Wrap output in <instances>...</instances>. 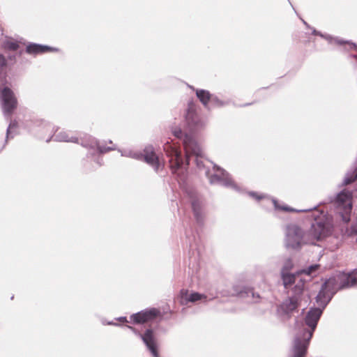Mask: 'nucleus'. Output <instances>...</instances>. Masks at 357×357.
<instances>
[{"instance_id":"f257e3e1","label":"nucleus","mask_w":357,"mask_h":357,"mask_svg":"<svg viewBox=\"0 0 357 357\" xmlns=\"http://www.w3.org/2000/svg\"><path fill=\"white\" fill-rule=\"evenodd\" d=\"M173 135L181 141L185 151V160H184L181 151L176 146L168 143L165 145L164 150L169 157V163L171 172L180 185L185 184L188 179V167L190 156H195V162L199 172H203L212 185H222L223 179L215 172L221 169L217 165L204 158L202 150L197 142L192 136L183 133L179 127L172 128Z\"/></svg>"},{"instance_id":"f03ea898","label":"nucleus","mask_w":357,"mask_h":357,"mask_svg":"<svg viewBox=\"0 0 357 357\" xmlns=\"http://www.w3.org/2000/svg\"><path fill=\"white\" fill-rule=\"evenodd\" d=\"M331 231V225L322 220H316L312 225L309 234H305L300 227L292 225L288 229L287 246L297 249L303 243L314 244L315 241L327 236Z\"/></svg>"},{"instance_id":"7ed1b4c3","label":"nucleus","mask_w":357,"mask_h":357,"mask_svg":"<svg viewBox=\"0 0 357 357\" xmlns=\"http://www.w3.org/2000/svg\"><path fill=\"white\" fill-rule=\"evenodd\" d=\"M321 314L322 311L319 308H312L307 313L305 317V325L308 328H304L296 338L293 357H305L307 345Z\"/></svg>"},{"instance_id":"20e7f679","label":"nucleus","mask_w":357,"mask_h":357,"mask_svg":"<svg viewBox=\"0 0 357 357\" xmlns=\"http://www.w3.org/2000/svg\"><path fill=\"white\" fill-rule=\"evenodd\" d=\"M28 127L29 131L34 134L38 132H49L50 137L46 139L47 142L54 140L56 142L79 143L77 137H69L66 132H60L56 134L57 129L55 130L54 126L43 119H36L31 120Z\"/></svg>"},{"instance_id":"39448f33","label":"nucleus","mask_w":357,"mask_h":357,"mask_svg":"<svg viewBox=\"0 0 357 357\" xmlns=\"http://www.w3.org/2000/svg\"><path fill=\"white\" fill-rule=\"evenodd\" d=\"M185 126L188 130L184 131L179 128L183 133H186L195 139L194 134L204 126V122L197 111V105L192 101H189L185 113Z\"/></svg>"},{"instance_id":"423d86ee","label":"nucleus","mask_w":357,"mask_h":357,"mask_svg":"<svg viewBox=\"0 0 357 357\" xmlns=\"http://www.w3.org/2000/svg\"><path fill=\"white\" fill-rule=\"evenodd\" d=\"M188 195L192 208V214L197 225L202 229L204 226L206 218V204L204 198L197 191L190 190Z\"/></svg>"},{"instance_id":"0eeeda50","label":"nucleus","mask_w":357,"mask_h":357,"mask_svg":"<svg viewBox=\"0 0 357 357\" xmlns=\"http://www.w3.org/2000/svg\"><path fill=\"white\" fill-rule=\"evenodd\" d=\"M0 104L5 118L10 119L17 107V100L8 86L0 88Z\"/></svg>"},{"instance_id":"6e6552de","label":"nucleus","mask_w":357,"mask_h":357,"mask_svg":"<svg viewBox=\"0 0 357 357\" xmlns=\"http://www.w3.org/2000/svg\"><path fill=\"white\" fill-rule=\"evenodd\" d=\"M352 194L349 191L343 190L336 198L337 209L344 222L350 220L352 210Z\"/></svg>"},{"instance_id":"1a4fd4ad","label":"nucleus","mask_w":357,"mask_h":357,"mask_svg":"<svg viewBox=\"0 0 357 357\" xmlns=\"http://www.w3.org/2000/svg\"><path fill=\"white\" fill-rule=\"evenodd\" d=\"M159 310L152 307L141 310L130 316V321L135 324H142L155 319L160 315Z\"/></svg>"},{"instance_id":"9d476101","label":"nucleus","mask_w":357,"mask_h":357,"mask_svg":"<svg viewBox=\"0 0 357 357\" xmlns=\"http://www.w3.org/2000/svg\"><path fill=\"white\" fill-rule=\"evenodd\" d=\"M301 298L298 295L289 297L278 306V311L281 315L290 318L292 313L297 310Z\"/></svg>"},{"instance_id":"9b49d317","label":"nucleus","mask_w":357,"mask_h":357,"mask_svg":"<svg viewBox=\"0 0 357 357\" xmlns=\"http://www.w3.org/2000/svg\"><path fill=\"white\" fill-rule=\"evenodd\" d=\"M339 286L340 283L337 280V275L335 277L329 278L325 282L319 292L317 296V301H321L324 298L333 296L337 290L341 289Z\"/></svg>"},{"instance_id":"f8f14e48","label":"nucleus","mask_w":357,"mask_h":357,"mask_svg":"<svg viewBox=\"0 0 357 357\" xmlns=\"http://www.w3.org/2000/svg\"><path fill=\"white\" fill-rule=\"evenodd\" d=\"M78 144H80L83 147L90 149H96L100 153H105L115 149V148L102 144L98 139L88 135H84V137L80 139H79Z\"/></svg>"},{"instance_id":"ddd939ff","label":"nucleus","mask_w":357,"mask_h":357,"mask_svg":"<svg viewBox=\"0 0 357 357\" xmlns=\"http://www.w3.org/2000/svg\"><path fill=\"white\" fill-rule=\"evenodd\" d=\"M142 340L152 354L153 357H160L158 344L154 336L153 331L151 328H147L145 331L144 335L142 336Z\"/></svg>"},{"instance_id":"4468645a","label":"nucleus","mask_w":357,"mask_h":357,"mask_svg":"<svg viewBox=\"0 0 357 357\" xmlns=\"http://www.w3.org/2000/svg\"><path fill=\"white\" fill-rule=\"evenodd\" d=\"M143 160L153 168L155 172H158L160 168V160L158 156L155 153V149L152 145L146 146L143 150Z\"/></svg>"},{"instance_id":"2eb2a0df","label":"nucleus","mask_w":357,"mask_h":357,"mask_svg":"<svg viewBox=\"0 0 357 357\" xmlns=\"http://www.w3.org/2000/svg\"><path fill=\"white\" fill-rule=\"evenodd\" d=\"M337 280L340 289L351 287L357 284V268L350 273H340L337 274Z\"/></svg>"},{"instance_id":"dca6fc26","label":"nucleus","mask_w":357,"mask_h":357,"mask_svg":"<svg viewBox=\"0 0 357 357\" xmlns=\"http://www.w3.org/2000/svg\"><path fill=\"white\" fill-rule=\"evenodd\" d=\"M59 49L46 45L29 43L26 47V52L29 54H38L48 52H57Z\"/></svg>"},{"instance_id":"f3484780","label":"nucleus","mask_w":357,"mask_h":357,"mask_svg":"<svg viewBox=\"0 0 357 357\" xmlns=\"http://www.w3.org/2000/svg\"><path fill=\"white\" fill-rule=\"evenodd\" d=\"M190 87L195 91L197 98L204 106V107L209 108L208 105L210 100L212 98V94L208 91L205 89H195L192 86ZM213 99H214V98H213Z\"/></svg>"},{"instance_id":"a211bd4d","label":"nucleus","mask_w":357,"mask_h":357,"mask_svg":"<svg viewBox=\"0 0 357 357\" xmlns=\"http://www.w3.org/2000/svg\"><path fill=\"white\" fill-rule=\"evenodd\" d=\"M180 294L183 300H185L186 302L191 303H195L206 298L204 294H200L199 292H192L189 295L188 291L186 289H181L180 291Z\"/></svg>"},{"instance_id":"6ab92c4d","label":"nucleus","mask_w":357,"mask_h":357,"mask_svg":"<svg viewBox=\"0 0 357 357\" xmlns=\"http://www.w3.org/2000/svg\"><path fill=\"white\" fill-rule=\"evenodd\" d=\"M19 47L20 45L18 42L12 39L5 40L1 44V48L5 52H7L8 51L15 52L19 49Z\"/></svg>"},{"instance_id":"aec40b11","label":"nucleus","mask_w":357,"mask_h":357,"mask_svg":"<svg viewBox=\"0 0 357 357\" xmlns=\"http://www.w3.org/2000/svg\"><path fill=\"white\" fill-rule=\"evenodd\" d=\"M281 276L285 287H288L295 282L296 278L294 274L286 272H281Z\"/></svg>"},{"instance_id":"412c9836","label":"nucleus","mask_w":357,"mask_h":357,"mask_svg":"<svg viewBox=\"0 0 357 357\" xmlns=\"http://www.w3.org/2000/svg\"><path fill=\"white\" fill-rule=\"evenodd\" d=\"M17 122L15 121H10L7 129H6V139H5V143L3 144V146L6 145V142H7V139L8 138H13V135H12V132H11V129H13V128H15L17 126ZM4 146H3V148Z\"/></svg>"},{"instance_id":"4be33fe9","label":"nucleus","mask_w":357,"mask_h":357,"mask_svg":"<svg viewBox=\"0 0 357 357\" xmlns=\"http://www.w3.org/2000/svg\"><path fill=\"white\" fill-rule=\"evenodd\" d=\"M234 296H237L240 297L249 296L250 295L253 296L254 293L252 289H244L243 290L236 291V293L232 294Z\"/></svg>"},{"instance_id":"5701e85b","label":"nucleus","mask_w":357,"mask_h":357,"mask_svg":"<svg viewBox=\"0 0 357 357\" xmlns=\"http://www.w3.org/2000/svg\"><path fill=\"white\" fill-rule=\"evenodd\" d=\"M225 186L236 188V184L229 174L225 172Z\"/></svg>"},{"instance_id":"b1692460","label":"nucleus","mask_w":357,"mask_h":357,"mask_svg":"<svg viewBox=\"0 0 357 357\" xmlns=\"http://www.w3.org/2000/svg\"><path fill=\"white\" fill-rule=\"evenodd\" d=\"M273 204H274L275 208L278 210H280L282 211H287V212L294 211V210L289 206L280 205L279 204V202L276 200H273Z\"/></svg>"},{"instance_id":"393cba45","label":"nucleus","mask_w":357,"mask_h":357,"mask_svg":"<svg viewBox=\"0 0 357 357\" xmlns=\"http://www.w3.org/2000/svg\"><path fill=\"white\" fill-rule=\"evenodd\" d=\"M357 179V169L354 170L351 176H347L344 179V184L349 185L353 183L354 181Z\"/></svg>"},{"instance_id":"a878e982","label":"nucleus","mask_w":357,"mask_h":357,"mask_svg":"<svg viewBox=\"0 0 357 357\" xmlns=\"http://www.w3.org/2000/svg\"><path fill=\"white\" fill-rule=\"evenodd\" d=\"M293 268V263L291 259H287L284 262L281 272L289 273V271Z\"/></svg>"},{"instance_id":"bb28decb","label":"nucleus","mask_w":357,"mask_h":357,"mask_svg":"<svg viewBox=\"0 0 357 357\" xmlns=\"http://www.w3.org/2000/svg\"><path fill=\"white\" fill-rule=\"evenodd\" d=\"M319 266H320L317 264L310 266L307 268L303 270V273L310 275L312 274L314 271H316L319 268Z\"/></svg>"},{"instance_id":"cd10ccee","label":"nucleus","mask_w":357,"mask_h":357,"mask_svg":"<svg viewBox=\"0 0 357 357\" xmlns=\"http://www.w3.org/2000/svg\"><path fill=\"white\" fill-rule=\"evenodd\" d=\"M7 66L6 57L1 53H0V69L3 70Z\"/></svg>"},{"instance_id":"c85d7f7f","label":"nucleus","mask_w":357,"mask_h":357,"mask_svg":"<svg viewBox=\"0 0 357 357\" xmlns=\"http://www.w3.org/2000/svg\"><path fill=\"white\" fill-rule=\"evenodd\" d=\"M144 156V152L142 153V152H135V151H132V155H131V158H133V159H135V160H143Z\"/></svg>"},{"instance_id":"c756f323","label":"nucleus","mask_w":357,"mask_h":357,"mask_svg":"<svg viewBox=\"0 0 357 357\" xmlns=\"http://www.w3.org/2000/svg\"><path fill=\"white\" fill-rule=\"evenodd\" d=\"M212 98H214V99L211 98L209 103H212L217 106H221L222 105V100H219L217 96L212 94Z\"/></svg>"},{"instance_id":"7c9ffc66","label":"nucleus","mask_w":357,"mask_h":357,"mask_svg":"<svg viewBox=\"0 0 357 357\" xmlns=\"http://www.w3.org/2000/svg\"><path fill=\"white\" fill-rule=\"evenodd\" d=\"M349 233L351 235L357 234V222L351 225L349 229Z\"/></svg>"},{"instance_id":"2f4dec72","label":"nucleus","mask_w":357,"mask_h":357,"mask_svg":"<svg viewBox=\"0 0 357 357\" xmlns=\"http://www.w3.org/2000/svg\"><path fill=\"white\" fill-rule=\"evenodd\" d=\"M126 327L130 329L135 335H138L141 338H142V336L144 335V334H141L136 328H135L134 327H132L131 326L126 325Z\"/></svg>"},{"instance_id":"473e14b6","label":"nucleus","mask_w":357,"mask_h":357,"mask_svg":"<svg viewBox=\"0 0 357 357\" xmlns=\"http://www.w3.org/2000/svg\"><path fill=\"white\" fill-rule=\"evenodd\" d=\"M102 324L103 325H110V326H120L121 325L119 324H117L113 321H105V320H102Z\"/></svg>"},{"instance_id":"72a5a7b5","label":"nucleus","mask_w":357,"mask_h":357,"mask_svg":"<svg viewBox=\"0 0 357 357\" xmlns=\"http://www.w3.org/2000/svg\"><path fill=\"white\" fill-rule=\"evenodd\" d=\"M6 59L7 61L8 60L15 63L16 61V55L15 54H8L6 56Z\"/></svg>"},{"instance_id":"f704fd0d","label":"nucleus","mask_w":357,"mask_h":357,"mask_svg":"<svg viewBox=\"0 0 357 357\" xmlns=\"http://www.w3.org/2000/svg\"><path fill=\"white\" fill-rule=\"evenodd\" d=\"M132 151H121V154L122 156L131 158Z\"/></svg>"},{"instance_id":"c9c22d12","label":"nucleus","mask_w":357,"mask_h":357,"mask_svg":"<svg viewBox=\"0 0 357 357\" xmlns=\"http://www.w3.org/2000/svg\"><path fill=\"white\" fill-rule=\"evenodd\" d=\"M115 319L119 321L123 322V323L128 322L126 317H119L116 318Z\"/></svg>"},{"instance_id":"e433bc0d","label":"nucleus","mask_w":357,"mask_h":357,"mask_svg":"<svg viewBox=\"0 0 357 357\" xmlns=\"http://www.w3.org/2000/svg\"><path fill=\"white\" fill-rule=\"evenodd\" d=\"M102 159H98L96 162L97 164L99 165V166H101L102 165Z\"/></svg>"}]
</instances>
